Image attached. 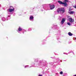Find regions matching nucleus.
I'll return each instance as SVG.
<instances>
[{
    "instance_id": "1",
    "label": "nucleus",
    "mask_w": 76,
    "mask_h": 76,
    "mask_svg": "<svg viewBox=\"0 0 76 76\" xmlns=\"http://www.w3.org/2000/svg\"><path fill=\"white\" fill-rule=\"evenodd\" d=\"M38 58L36 59H35L34 61H36L37 62V64H34V67H38L40 66H41L42 67H47V62L45 60H40L39 61V63H38Z\"/></svg>"
},
{
    "instance_id": "2",
    "label": "nucleus",
    "mask_w": 76,
    "mask_h": 76,
    "mask_svg": "<svg viewBox=\"0 0 76 76\" xmlns=\"http://www.w3.org/2000/svg\"><path fill=\"white\" fill-rule=\"evenodd\" d=\"M68 1H69L68 0H65L64 1V2L60 1H58V3L60 4H64V6H67V4L66 3V2H68Z\"/></svg>"
},
{
    "instance_id": "3",
    "label": "nucleus",
    "mask_w": 76,
    "mask_h": 76,
    "mask_svg": "<svg viewBox=\"0 0 76 76\" xmlns=\"http://www.w3.org/2000/svg\"><path fill=\"white\" fill-rule=\"evenodd\" d=\"M15 10V9H8L7 10V12L8 13V17H10L11 14H12L13 13H12V12H13Z\"/></svg>"
},
{
    "instance_id": "4",
    "label": "nucleus",
    "mask_w": 76,
    "mask_h": 76,
    "mask_svg": "<svg viewBox=\"0 0 76 76\" xmlns=\"http://www.w3.org/2000/svg\"><path fill=\"white\" fill-rule=\"evenodd\" d=\"M57 12L58 13L60 12V14H62V13H64L65 10L64 8H59L57 9Z\"/></svg>"
},
{
    "instance_id": "5",
    "label": "nucleus",
    "mask_w": 76,
    "mask_h": 76,
    "mask_svg": "<svg viewBox=\"0 0 76 76\" xmlns=\"http://www.w3.org/2000/svg\"><path fill=\"white\" fill-rule=\"evenodd\" d=\"M58 34H56L55 35L56 36V39L58 41L60 39V31L58 30Z\"/></svg>"
},
{
    "instance_id": "6",
    "label": "nucleus",
    "mask_w": 76,
    "mask_h": 76,
    "mask_svg": "<svg viewBox=\"0 0 76 76\" xmlns=\"http://www.w3.org/2000/svg\"><path fill=\"white\" fill-rule=\"evenodd\" d=\"M52 28L54 29V30H56V31H58L59 29V28L58 27L57 25H54L53 27H52Z\"/></svg>"
},
{
    "instance_id": "7",
    "label": "nucleus",
    "mask_w": 76,
    "mask_h": 76,
    "mask_svg": "<svg viewBox=\"0 0 76 76\" xmlns=\"http://www.w3.org/2000/svg\"><path fill=\"white\" fill-rule=\"evenodd\" d=\"M51 4H49L50 7V10H53V9H54V7H55V6L54 4H52L51 5Z\"/></svg>"
},
{
    "instance_id": "8",
    "label": "nucleus",
    "mask_w": 76,
    "mask_h": 76,
    "mask_svg": "<svg viewBox=\"0 0 76 76\" xmlns=\"http://www.w3.org/2000/svg\"><path fill=\"white\" fill-rule=\"evenodd\" d=\"M43 9L45 10H47V8L48 7L47 5V4H45L43 5Z\"/></svg>"
},
{
    "instance_id": "9",
    "label": "nucleus",
    "mask_w": 76,
    "mask_h": 76,
    "mask_svg": "<svg viewBox=\"0 0 76 76\" xmlns=\"http://www.w3.org/2000/svg\"><path fill=\"white\" fill-rule=\"evenodd\" d=\"M68 20H69V22H71V23H72V22H74V19H72V18H69L68 19Z\"/></svg>"
},
{
    "instance_id": "10",
    "label": "nucleus",
    "mask_w": 76,
    "mask_h": 76,
    "mask_svg": "<svg viewBox=\"0 0 76 76\" xmlns=\"http://www.w3.org/2000/svg\"><path fill=\"white\" fill-rule=\"evenodd\" d=\"M65 20H66V19L64 18H63L62 20L61 21V25H63L64 23V22H65Z\"/></svg>"
},
{
    "instance_id": "11",
    "label": "nucleus",
    "mask_w": 76,
    "mask_h": 76,
    "mask_svg": "<svg viewBox=\"0 0 76 76\" xmlns=\"http://www.w3.org/2000/svg\"><path fill=\"white\" fill-rule=\"evenodd\" d=\"M34 17L32 15H31L30 16V18H29V20H32V21H34Z\"/></svg>"
},
{
    "instance_id": "12",
    "label": "nucleus",
    "mask_w": 76,
    "mask_h": 76,
    "mask_svg": "<svg viewBox=\"0 0 76 76\" xmlns=\"http://www.w3.org/2000/svg\"><path fill=\"white\" fill-rule=\"evenodd\" d=\"M23 29H22V28H20V27H19V28L18 29V32L19 33L20 31H23Z\"/></svg>"
},
{
    "instance_id": "13",
    "label": "nucleus",
    "mask_w": 76,
    "mask_h": 76,
    "mask_svg": "<svg viewBox=\"0 0 76 76\" xmlns=\"http://www.w3.org/2000/svg\"><path fill=\"white\" fill-rule=\"evenodd\" d=\"M68 35H69V36H72V35H73V34L71 33V32H69L68 33Z\"/></svg>"
},
{
    "instance_id": "14",
    "label": "nucleus",
    "mask_w": 76,
    "mask_h": 76,
    "mask_svg": "<svg viewBox=\"0 0 76 76\" xmlns=\"http://www.w3.org/2000/svg\"><path fill=\"white\" fill-rule=\"evenodd\" d=\"M68 13L70 14V15H73V14L74 13V11L68 12Z\"/></svg>"
},
{
    "instance_id": "15",
    "label": "nucleus",
    "mask_w": 76,
    "mask_h": 76,
    "mask_svg": "<svg viewBox=\"0 0 76 76\" xmlns=\"http://www.w3.org/2000/svg\"><path fill=\"white\" fill-rule=\"evenodd\" d=\"M1 20L2 21H5L6 20V19L4 17H3L1 18Z\"/></svg>"
},
{
    "instance_id": "16",
    "label": "nucleus",
    "mask_w": 76,
    "mask_h": 76,
    "mask_svg": "<svg viewBox=\"0 0 76 76\" xmlns=\"http://www.w3.org/2000/svg\"><path fill=\"white\" fill-rule=\"evenodd\" d=\"M11 18H10V17H8V15H7V17L6 20H9Z\"/></svg>"
},
{
    "instance_id": "17",
    "label": "nucleus",
    "mask_w": 76,
    "mask_h": 76,
    "mask_svg": "<svg viewBox=\"0 0 76 76\" xmlns=\"http://www.w3.org/2000/svg\"><path fill=\"white\" fill-rule=\"evenodd\" d=\"M49 72V71H46L45 73V75H47V74H48V73Z\"/></svg>"
},
{
    "instance_id": "18",
    "label": "nucleus",
    "mask_w": 76,
    "mask_h": 76,
    "mask_svg": "<svg viewBox=\"0 0 76 76\" xmlns=\"http://www.w3.org/2000/svg\"><path fill=\"white\" fill-rule=\"evenodd\" d=\"M62 19H63L60 16L59 17V18H58V20H61Z\"/></svg>"
},
{
    "instance_id": "19",
    "label": "nucleus",
    "mask_w": 76,
    "mask_h": 76,
    "mask_svg": "<svg viewBox=\"0 0 76 76\" xmlns=\"http://www.w3.org/2000/svg\"><path fill=\"white\" fill-rule=\"evenodd\" d=\"M42 75H45V72H44V70H43V71L41 72Z\"/></svg>"
},
{
    "instance_id": "20",
    "label": "nucleus",
    "mask_w": 76,
    "mask_h": 76,
    "mask_svg": "<svg viewBox=\"0 0 76 76\" xmlns=\"http://www.w3.org/2000/svg\"><path fill=\"white\" fill-rule=\"evenodd\" d=\"M10 9H14V8L12 6H11L10 7Z\"/></svg>"
},
{
    "instance_id": "21",
    "label": "nucleus",
    "mask_w": 76,
    "mask_h": 76,
    "mask_svg": "<svg viewBox=\"0 0 76 76\" xmlns=\"http://www.w3.org/2000/svg\"><path fill=\"white\" fill-rule=\"evenodd\" d=\"M59 74L58 73H56L55 76H59Z\"/></svg>"
},
{
    "instance_id": "22",
    "label": "nucleus",
    "mask_w": 76,
    "mask_h": 76,
    "mask_svg": "<svg viewBox=\"0 0 76 76\" xmlns=\"http://www.w3.org/2000/svg\"><path fill=\"white\" fill-rule=\"evenodd\" d=\"M67 73H64L63 76H67Z\"/></svg>"
},
{
    "instance_id": "23",
    "label": "nucleus",
    "mask_w": 76,
    "mask_h": 76,
    "mask_svg": "<svg viewBox=\"0 0 76 76\" xmlns=\"http://www.w3.org/2000/svg\"><path fill=\"white\" fill-rule=\"evenodd\" d=\"M32 31V28H29L28 30V31Z\"/></svg>"
},
{
    "instance_id": "24",
    "label": "nucleus",
    "mask_w": 76,
    "mask_h": 76,
    "mask_svg": "<svg viewBox=\"0 0 76 76\" xmlns=\"http://www.w3.org/2000/svg\"><path fill=\"white\" fill-rule=\"evenodd\" d=\"M57 11H54V14L55 15H57Z\"/></svg>"
},
{
    "instance_id": "25",
    "label": "nucleus",
    "mask_w": 76,
    "mask_h": 76,
    "mask_svg": "<svg viewBox=\"0 0 76 76\" xmlns=\"http://www.w3.org/2000/svg\"><path fill=\"white\" fill-rule=\"evenodd\" d=\"M59 73L60 75H63V71H61L59 72Z\"/></svg>"
},
{
    "instance_id": "26",
    "label": "nucleus",
    "mask_w": 76,
    "mask_h": 76,
    "mask_svg": "<svg viewBox=\"0 0 76 76\" xmlns=\"http://www.w3.org/2000/svg\"><path fill=\"white\" fill-rule=\"evenodd\" d=\"M67 25H69V26H70V25H71V24H70V23L68 22L67 23Z\"/></svg>"
},
{
    "instance_id": "27",
    "label": "nucleus",
    "mask_w": 76,
    "mask_h": 76,
    "mask_svg": "<svg viewBox=\"0 0 76 76\" xmlns=\"http://www.w3.org/2000/svg\"><path fill=\"white\" fill-rule=\"evenodd\" d=\"M56 60H57V61H60V59L59 58H57L56 59Z\"/></svg>"
},
{
    "instance_id": "28",
    "label": "nucleus",
    "mask_w": 76,
    "mask_h": 76,
    "mask_svg": "<svg viewBox=\"0 0 76 76\" xmlns=\"http://www.w3.org/2000/svg\"><path fill=\"white\" fill-rule=\"evenodd\" d=\"M24 31H25V29H23L22 31L23 32V34H24Z\"/></svg>"
},
{
    "instance_id": "29",
    "label": "nucleus",
    "mask_w": 76,
    "mask_h": 76,
    "mask_svg": "<svg viewBox=\"0 0 76 76\" xmlns=\"http://www.w3.org/2000/svg\"><path fill=\"white\" fill-rule=\"evenodd\" d=\"M27 67H28V65L26 66H25V68H26Z\"/></svg>"
},
{
    "instance_id": "30",
    "label": "nucleus",
    "mask_w": 76,
    "mask_h": 76,
    "mask_svg": "<svg viewBox=\"0 0 76 76\" xmlns=\"http://www.w3.org/2000/svg\"><path fill=\"white\" fill-rule=\"evenodd\" d=\"M72 53V51H69L68 53V54H70V53Z\"/></svg>"
},
{
    "instance_id": "31",
    "label": "nucleus",
    "mask_w": 76,
    "mask_h": 76,
    "mask_svg": "<svg viewBox=\"0 0 76 76\" xmlns=\"http://www.w3.org/2000/svg\"><path fill=\"white\" fill-rule=\"evenodd\" d=\"M73 7L75 8V9H76V5H75V6H73Z\"/></svg>"
},
{
    "instance_id": "32",
    "label": "nucleus",
    "mask_w": 76,
    "mask_h": 76,
    "mask_svg": "<svg viewBox=\"0 0 76 76\" xmlns=\"http://www.w3.org/2000/svg\"><path fill=\"white\" fill-rule=\"evenodd\" d=\"M38 76H42V75H40L39 74Z\"/></svg>"
},
{
    "instance_id": "33",
    "label": "nucleus",
    "mask_w": 76,
    "mask_h": 76,
    "mask_svg": "<svg viewBox=\"0 0 76 76\" xmlns=\"http://www.w3.org/2000/svg\"><path fill=\"white\" fill-rule=\"evenodd\" d=\"M72 10V9H70L69 10V11L70 12Z\"/></svg>"
},
{
    "instance_id": "34",
    "label": "nucleus",
    "mask_w": 76,
    "mask_h": 76,
    "mask_svg": "<svg viewBox=\"0 0 76 76\" xmlns=\"http://www.w3.org/2000/svg\"><path fill=\"white\" fill-rule=\"evenodd\" d=\"M51 58H55V57H51Z\"/></svg>"
},
{
    "instance_id": "35",
    "label": "nucleus",
    "mask_w": 76,
    "mask_h": 76,
    "mask_svg": "<svg viewBox=\"0 0 76 76\" xmlns=\"http://www.w3.org/2000/svg\"><path fill=\"white\" fill-rule=\"evenodd\" d=\"M65 54H66V55H68V53H66Z\"/></svg>"
},
{
    "instance_id": "36",
    "label": "nucleus",
    "mask_w": 76,
    "mask_h": 76,
    "mask_svg": "<svg viewBox=\"0 0 76 76\" xmlns=\"http://www.w3.org/2000/svg\"><path fill=\"white\" fill-rule=\"evenodd\" d=\"M59 61H60L61 62H62V61H61V60H60Z\"/></svg>"
},
{
    "instance_id": "37",
    "label": "nucleus",
    "mask_w": 76,
    "mask_h": 76,
    "mask_svg": "<svg viewBox=\"0 0 76 76\" xmlns=\"http://www.w3.org/2000/svg\"><path fill=\"white\" fill-rule=\"evenodd\" d=\"M64 54H66V53H64Z\"/></svg>"
},
{
    "instance_id": "38",
    "label": "nucleus",
    "mask_w": 76,
    "mask_h": 76,
    "mask_svg": "<svg viewBox=\"0 0 76 76\" xmlns=\"http://www.w3.org/2000/svg\"><path fill=\"white\" fill-rule=\"evenodd\" d=\"M25 31H24V32H26V30H25Z\"/></svg>"
},
{
    "instance_id": "39",
    "label": "nucleus",
    "mask_w": 76,
    "mask_h": 76,
    "mask_svg": "<svg viewBox=\"0 0 76 76\" xmlns=\"http://www.w3.org/2000/svg\"><path fill=\"white\" fill-rule=\"evenodd\" d=\"M42 44L43 45H44V44H44V43L43 42L42 43Z\"/></svg>"
},
{
    "instance_id": "40",
    "label": "nucleus",
    "mask_w": 76,
    "mask_h": 76,
    "mask_svg": "<svg viewBox=\"0 0 76 76\" xmlns=\"http://www.w3.org/2000/svg\"><path fill=\"white\" fill-rule=\"evenodd\" d=\"M59 69L60 70H61V69L60 68Z\"/></svg>"
},
{
    "instance_id": "41",
    "label": "nucleus",
    "mask_w": 76,
    "mask_h": 76,
    "mask_svg": "<svg viewBox=\"0 0 76 76\" xmlns=\"http://www.w3.org/2000/svg\"><path fill=\"white\" fill-rule=\"evenodd\" d=\"M0 7H1V5L0 4Z\"/></svg>"
},
{
    "instance_id": "42",
    "label": "nucleus",
    "mask_w": 76,
    "mask_h": 76,
    "mask_svg": "<svg viewBox=\"0 0 76 76\" xmlns=\"http://www.w3.org/2000/svg\"><path fill=\"white\" fill-rule=\"evenodd\" d=\"M73 76H76V75H74Z\"/></svg>"
},
{
    "instance_id": "43",
    "label": "nucleus",
    "mask_w": 76,
    "mask_h": 76,
    "mask_svg": "<svg viewBox=\"0 0 76 76\" xmlns=\"http://www.w3.org/2000/svg\"><path fill=\"white\" fill-rule=\"evenodd\" d=\"M60 42V41H58V42Z\"/></svg>"
},
{
    "instance_id": "44",
    "label": "nucleus",
    "mask_w": 76,
    "mask_h": 76,
    "mask_svg": "<svg viewBox=\"0 0 76 76\" xmlns=\"http://www.w3.org/2000/svg\"><path fill=\"white\" fill-rule=\"evenodd\" d=\"M41 11H43V10H41Z\"/></svg>"
},
{
    "instance_id": "45",
    "label": "nucleus",
    "mask_w": 76,
    "mask_h": 76,
    "mask_svg": "<svg viewBox=\"0 0 76 76\" xmlns=\"http://www.w3.org/2000/svg\"><path fill=\"white\" fill-rule=\"evenodd\" d=\"M73 54H75V53H73Z\"/></svg>"
},
{
    "instance_id": "46",
    "label": "nucleus",
    "mask_w": 76,
    "mask_h": 76,
    "mask_svg": "<svg viewBox=\"0 0 76 76\" xmlns=\"http://www.w3.org/2000/svg\"><path fill=\"white\" fill-rule=\"evenodd\" d=\"M33 9H34V8H33Z\"/></svg>"
},
{
    "instance_id": "47",
    "label": "nucleus",
    "mask_w": 76,
    "mask_h": 76,
    "mask_svg": "<svg viewBox=\"0 0 76 76\" xmlns=\"http://www.w3.org/2000/svg\"><path fill=\"white\" fill-rule=\"evenodd\" d=\"M72 53H73V52H72Z\"/></svg>"
},
{
    "instance_id": "48",
    "label": "nucleus",
    "mask_w": 76,
    "mask_h": 76,
    "mask_svg": "<svg viewBox=\"0 0 76 76\" xmlns=\"http://www.w3.org/2000/svg\"><path fill=\"white\" fill-rule=\"evenodd\" d=\"M25 13H26V12H25Z\"/></svg>"
},
{
    "instance_id": "49",
    "label": "nucleus",
    "mask_w": 76,
    "mask_h": 76,
    "mask_svg": "<svg viewBox=\"0 0 76 76\" xmlns=\"http://www.w3.org/2000/svg\"><path fill=\"white\" fill-rule=\"evenodd\" d=\"M20 33V34H21V33Z\"/></svg>"
},
{
    "instance_id": "50",
    "label": "nucleus",
    "mask_w": 76,
    "mask_h": 76,
    "mask_svg": "<svg viewBox=\"0 0 76 76\" xmlns=\"http://www.w3.org/2000/svg\"><path fill=\"white\" fill-rule=\"evenodd\" d=\"M30 67H31V66H30Z\"/></svg>"
},
{
    "instance_id": "51",
    "label": "nucleus",
    "mask_w": 76,
    "mask_h": 76,
    "mask_svg": "<svg viewBox=\"0 0 76 76\" xmlns=\"http://www.w3.org/2000/svg\"><path fill=\"white\" fill-rule=\"evenodd\" d=\"M57 62H56L57 63Z\"/></svg>"
}]
</instances>
